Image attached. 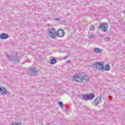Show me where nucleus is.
Masks as SVG:
<instances>
[{"label": "nucleus", "mask_w": 125, "mask_h": 125, "mask_svg": "<svg viewBox=\"0 0 125 125\" xmlns=\"http://www.w3.org/2000/svg\"><path fill=\"white\" fill-rule=\"evenodd\" d=\"M0 38L1 40H5L8 38V35L5 33L2 34L0 35Z\"/></svg>", "instance_id": "obj_10"}, {"label": "nucleus", "mask_w": 125, "mask_h": 125, "mask_svg": "<svg viewBox=\"0 0 125 125\" xmlns=\"http://www.w3.org/2000/svg\"><path fill=\"white\" fill-rule=\"evenodd\" d=\"M72 80L73 82H77V83H83V81H85L86 83H90V76L84 74L83 72H79L73 75Z\"/></svg>", "instance_id": "obj_1"}, {"label": "nucleus", "mask_w": 125, "mask_h": 125, "mask_svg": "<svg viewBox=\"0 0 125 125\" xmlns=\"http://www.w3.org/2000/svg\"><path fill=\"white\" fill-rule=\"evenodd\" d=\"M50 63L52 65H54V64H56V63H57V61H56V59L53 58L51 60Z\"/></svg>", "instance_id": "obj_12"}, {"label": "nucleus", "mask_w": 125, "mask_h": 125, "mask_svg": "<svg viewBox=\"0 0 125 125\" xmlns=\"http://www.w3.org/2000/svg\"><path fill=\"white\" fill-rule=\"evenodd\" d=\"M7 57L11 61L15 62V63H19V56L16 55H7Z\"/></svg>", "instance_id": "obj_2"}, {"label": "nucleus", "mask_w": 125, "mask_h": 125, "mask_svg": "<svg viewBox=\"0 0 125 125\" xmlns=\"http://www.w3.org/2000/svg\"><path fill=\"white\" fill-rule=\"evenodd\" d=\"M105 42H108L109 41V38L107 37L105 39Z\"/></svg>", "instance_id": "obj_20"}, {"label": "nucleus", "mask_w": 125, "mask_h": 125, "mask_svg": "<svg viewBox=\"0 0 125 125\" xmlns=\"http://www.w3.org/2000/svg\"><path fill=\"white\" fill-rule=\"evenodd\" d=\"M82 97L83 100L85 101H87V100H88V97L87 95H83Z\"/></svg>", "instance_id": "obj_13"}, {"label": "nucleus", "mask_w": 125, "mask_h": 125, "mask_svg": "<svg viewBox=\"0 0 125 125\" xmlns=\"http://www.w3.org/2000/svg\"><path fill=\"white\" fill-rule=\"evenodd\" d=\"M59 106L61 108H63L64 107V104H63V103L59 102Z\"/></svg>", "instance_id": "obj_16"}, {"label": "nucleus", "mask_w": 125, "mask_h": 125, "mask_svg": "<svg viewBox=\"0 0 125 125\" xmlns=\"http://www.w3.org/2000/svg\"><path fill=\"white\" fill-rule=\"evenodd\" d=\"M100 29H101L103 32H107L108 29V24L106 23H101L99 26Z\"/></svg>", "instance_id": "obj_6"}, {"label": "nucleus", "mask_w": 125, "mask_h": 125, "mask_svg": "<svg viewBox=\"0 0 125 125\" xmlns=\"http://www.w3.org/2000/svg\"><path fill=\"white\" fill-rule=\"evenodd\" d=\"M95 27L93 26V25H92L89 26V29L90 31H94V29Z\"/></svg>", "instance_id": "obj_18"}, {"label": "nucleus", "mask_w": 125, "mask_h": 125, "mask_svg": "<svg viewBox=\"0 0 125 125\" xmlns=\"http://www.w3.org/2000/svg\"><path fill=\"white\" fill-rule=\"evenodd\" d=\"M87 95L88 100H92V99L95 97L94 94L90 93Z\"/></svg>", "instance_id": "obj_11"}, {"label": "nucleus", "mask_w": 125, "mask_h": 125, "mask_svg": "<svg viewBox=\"0 0 125 125\" xmlns=\"http://www.w3.org/2000/svg\"><path fill=\"white\" fill-rule=\"evenodd\" d=\"M66 62L68 64H69L71 62V61H70V60H68Z\"/></svg>", "instance_id": "obj_21"}, {"label": "nucleus", "mask_w": 125, "mask_h": 125, "mask_svg": "<svg viewBox=\"0 0 125 125\" xmlns=\"http://www.w3.org/2000/svg\"><path fill=\"white\" fill-rule=\"evenodd\" d=\"M29 70L31 72V75H33V76H36L37 74H38V71L36 70V68L35 67L29 68Z\"/></svg>", "instance_id": "obj_8"}, {"label": "nucleus", "mask_w": 125, "mask_h": 125, "mask_svg": "<svg viewBox=\"0 0 125 125\" xmlns=\"http://www.w3.org/2000/svg\"><path fill=\"white\" fill-rule=\"evenodd\" d=\"M104 69L105 71H110V66L108 64H106Z\"/></svg>", "instance_id": "obj_15"}, {"label": "nucleus", "mask_w": 125, "mask_h": 125, "mask_svg": "<svg viewBox=\"0 0 125 125\" xmlns=\"http://www.w3.org/2000/svg\"><path fill=\"white\" fill-rule=\"evenodd\" d=\"M89 39H92V38H96V37L95 36V35L94 34H90L89 35Z\"/></svg>", "instance_id": "obj_19"}, {"label": "nucleus", "mask_w": 125, "mask_h": 125, "mask_svg": "<svg viewBox=\"0 0 125 125\" xmlns=\"http://www.w3.org/2000/svg\"><path fill=\"white\" fill-rule=\"evenodd\" d=\"M94 51L95 52H97V53H100V52H101V49H100V48H95L94 49Z\"/></svg>", "instance_id": "obj_14"}, {"label": "nucleus", "mask_w": 125, "mask_h": 125, "mask_svg": "<svg viewBox=\"0 0 125 125\" xmlns=\"http://www.w3.org/2000/svg\"><path fill=\"white\" fill-rule=\"evenodd\" d=\"M55 20H59V18H56V19H55Z\"/></svg>", "instance_id": "obj_23"}, {"label": "nucleus", "mask_w": 125, "mask_h": 125, "mask_svg": "<svg viewBox=\"0 0 125 125\" xmlns=\"http://www.w3.org/2000/svg\"><path fill=\"white\" fill-rule=\"evenodd\" d=\"M0 93H1V95H4V94L10 95V92L7 91L5 87L3 86L0 87Z\"/></svg>", "instance_id": "obj_5"}, {"label": "nucleus", "mask_w": 125, "mask_h": 125, "mask_svg": "<svg viewBox=\"0 0 125 125\" xmlns=\"http://www.w3.org/2000/svg\"><path fill=\"white\" fill-rule=\"evenodd\" d=\"M57 35L58 37H64V35H65V34L64 33V30H63L62 29H59L58 32H57Z\"/></svg>", "instance_id": "obj_7"}, {"label": "nucleus", "mask_w": 125, "mask_h": 125, "mask_svg": "<svg viewBox=\"0 0 125 125\" xmlns=\"http://www.w3.org/2000/svg\"><path fill=\"white\" fill-rule=\"evenodd\" d=\"M102 101V100L101 99V98L98 97L96 98V99L94 101V103L95 104V106H97L98 104H100Z\"/></svg>", "instance_id": "obj_9"}, {"label": "nucleus", "mask_w": 125, "mask_h": 125, "mask_svg": "<svg viewBox=\"0 0 125 125\" xmlns=\"http://www.w3.org/2000/svg\"><path fill=\"white\" fill-rule=\"evenodd\" d=\"M11 125H22L21 123H16V122H13L11 123Z\"/></svg>", "instance_id": "obj_17"}, {"label": "nucleus", "mask_w": 125, "mask_h": 125, "mask_svg": "<svg viewBox=\"0 0 125 125\" xmlns=\"http://www.w3.org/2000/svg\"><path fill=\"white\" fill-rule=\"evenodd\" d=\"M48 35L52 39H55L57 35H56V31L54 28H50L48 31Z\"/></svg>", "instance_id": "obj_3"}, {"label": "nucleus", "mask_w": 125, "mask_h": 125, "mask_svg": "<svg viewBox=\"0 0 125 125\" xmlns=\"http://www.w3.org/2000/svg\"><path fill=\"white\" fill-rule=\"evenodd\" d=\"M93 65H95V68L98 70H104V64L101 62H94Z\"/></svg>", "instance_id": "obj_4"}, {"label": "nucleus", "mask_w": 125, "mask_h": 125, "mask_svg": "<svg viewBox=\"0 0 125 125\" xmlns=\"http://www.w3.org/2000/svg\"><path fill=\"white\" fill-rule=\"evenodd\" d=\"M68 57V56H65L64 57V59H67V58Z\"/></svg>", "instance_id": "obj_22"}]
</instances>
